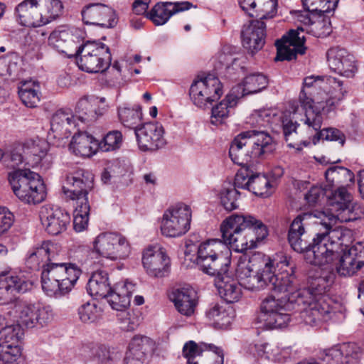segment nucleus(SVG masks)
I'll use <instances>...</instances> for the list:
<instances>
[{
    "label": "nucleus",
    "mask_w": 364,
    "mask_h": 364,
    "mask_svg": "<svg viewBox=\"0 0 364 364\" xmlns=\"http://www.w3.org/2000/svg\"><path fill=\"white\" fill-rule=\"evenodd\" d=\"M171 299L178 311L186 316H190L194 313L198 304L197 293L190 287L174 289Z\"/></svg>",
    "instance_id": "obj_32"
},
{
    "label": "nucleus",
    "mask_w": 364,
    "mask_h": 364,
    "mask_svg": "<svg viewBox=\"0 0 364 364\" xmlns=\"http://www.w3.org/2000/svg\"><path fill=\"white\" fill-rule=\"evenodd\" d=\"M142 264L149 277L162 278L170 271L171 259L166 250L161 246H149L143 252Z\"/></svg>",
    "instance_id": "obj_20"
},
{
    "label": "nucleus",
    "mask_w": 364,
    "mask_h": 364,
    "mask_svg": "<svg viewBox=\"0 0 364 364\" xmlns=\"http://www.w3.org/2000/svg\"><path fill=\"white\" fill-rule=\"evenodd\" d=\"M276 146V142L267 132L248 130L234 138L229 154L235 164L245 166L258 159H265L275 151Z\"/></svg>",
    "instance_id": "obj_6"
},
{
    "label": "nucleus",
    "mask_w": 364,
    "mask_h": 364,
    "mask_svg": "<svg viewBox=\"0 0 364 364\" xmlns=\"http://www.w3.org/2000/svg\"><path fill=\"white\" fill-rule=\"evenodd\" d=\"M18 95L23 104L28 107H36L41 100V86L38 82L26 80L18 87Z\"/></svg>",
    "instance_id": "obj_41"
},
{
    "label": "nucleus",
    "mask_w": 364,
    "mask_h": 364,
    "mask_svg": "<svg viewBox=\"0 0 364 364\" xmlns=\"http://www.w3.org/2000/svg\"><path fill=\"white\" fill-rule=\"evenodd\" d=\"M242 9L249 13L251 16L253 12H258L256 16L260 19L272 18L276 13L277 3L275 0H238Z\"/></svg>",
    "instance_id": "obj_36"
},
{
    "label": "nucleus",
    "mask_w": 364,
    "mask_h": 364,
    "mask_svg": "<svg viewBox=\"0 0 364 364\" xmlns=\"http://www.w3.org/2000/svg\"><path fill=\"white\" fill-rule=\"evenodd\" d=\"M299 103L302 106H313L316 110L320 113H329L334 110L339 102L336 101L335 99L331 97L327 93L318 92L314 95L313 98H310L302 90L299 95Z\"/></svg>",
    "instance_id": "obj_35"
},
{
    "label": "nucleus",
    "mask_w": 364,
    "mask_h": 364,
    "mask_svg": "<svg viewBox=\"0 0 364 364\" xmlns=\"http://www.w3.org/2000/svg\"><path fill=\"white\" fill-rule=\"evenodd\" d=\"M92 356L101 363H107L114 358V352L106 345H99L92 348Z\"/></svg>",
    "instance_id": "obj_61"
},
{
    "label": "nucleus",
    "mask_w": 364,
    "mask_h": 364,
    "mask_svg": "<svg viewBox=\"0 0 364 364\" xmlns=\"http://www.w3.org/2000/svg\"><path fill=\"white\" fill-rule=\"evenodd\" d=\"M105 97L82 98L77 103V114L62 110L56 112L52 117L50 136L58 139L67 138L81 124L95 121L107 109Z\"/></svg>",
    "instance_id": "obj_5"
},
{
    "label": "nucleus",
    "mask_w": 364,
    "mask_h": 364,
    "mask_svg": "<svg viewBox=\"0 0 364 364\" xmlns=\"http://www.w3.org/2000/svg\"><path fill=\"white\" fill-rule=\"evenodd\" d=\"M279 117L275 109H261L255 110L246 119V124L254 128L265 127L277 121Z\"/></svg>",
    "instance_id": "obj_42"
},
{
    "label": "nucleus",
    "mask_w": 364,
    "mask_h": 364,
    "mask_svg": "<svg viewBox=\"0 0 364 364\" xmlns=\"http://www.w3.org/2000/svg\"><path fill=\"white\" fill-rule=\"evenodd\" d=\"M90 251L98 257L117 261L128 257L131 247L123 235L117 232H105L93 239Z\"/></svg>",
    "instance_id": "obj_13"
},
{
    "label": "nucleus",
    "mask_w": 364,
    "mask_h": 364,
    "mask_svg": "<svg viewBox=\"0 0 364 364\" xmlns=\"http://www.w3.org/2000/svg\"><path fill=\"white\" fill-rule=\"evenodd\" d=\"M328 208L317 216L327 231L331 230L332 226L337 222H348L356 218L353 213L355 206L352 203V197L343 187L333 193L328 199Z\"/></svg>",
    "instance_id": "obj_12"
},
{
    "label": "nucleus",
    "mask_w": 364,
    "mask_h": 364,
    "mask_svg": "<svg viewBox=\"0 0 364 364\" xmlns=\"http://www.w3.org/2000/svg\"><path fill=\"white\" fill-rule=\"evenodd\" d=\"M262 20L251 21L242 31V46L252 55L261 50L265 43L266 25Z\"/></svg>",
    "instance_id": "obj_25"
},
{
    "label": "nucleus",
    "mask_w": 364,
    "mask_h": 364,
    "mask_svg": "<svg viewBox=\"0 0 364 364\" xmlns=\"http://www.w3.org/2000/svg\"><path fill=\"white\" fill-rule=\"evenodd\" d=\"M263 239L257 237V233L254 228H248L223 240V243L230 250L242 253L255 248L257 246V242Z\"/></svg>",
    "instance_id": "obj_33"
},
{
    "label": "nucleus",
    "mask_w": 364,
    "mask_h": 364,
    "mask_svg": "<svg viewBox=\"0 0 364 364\" xmlns=\"http://www.w3.org/2000/svg\"><path fill=\"white\" fill-rule=\"evenodd\" d=\"M209 350L208 345L201 343L200 345L197 344L193 341H190L185 343L183 348V355L188 361H193L201 358L200 356L204 351Z\"/></svg>",
    "instance_id": "obj_53"
},
{
    "label": "nucleus",
    "mask_w": 364,
    "mask_h": 364,
    "mask_svg": "<svg viewBox=\"0 0 364 364\" xmlns=\"http://www.w3.org/2000/svg\"><path fill=\"white\" fill-rule=\"evenodd\" d=\"M23 149L26 154L37 157L36 161L37 163L46 154L48 144L43 139L32 140L26 142Z\"/></svg>",
    "instance_id": "obj_57"
},
{
    "label": "nucleus",
    "mask_w": 364,
    "mask_h": 364,
    "mask_svg": "<svg viewBox=\"0 0 364 364\" xmlns=\"http://www.w3.org/2000/svg\"><path fill=\"white\" fill-rule=\"evenodd\" d=\"M18 66L16 56L0 58V75L11 76L17 73Z\"/></svg>",
    "instance_id": "obj_62"
},
{
    "label": "nucleus",
    "mask_w": 364,
    "mask_h": 364,
    "mask_svg": "<svg viewBox=\"0 0 364 364\" xmlns=\"http://www.w3.org/2000/svg\"><path fill=\"white\" fill-rule=\"evenodd\" d=\"M90 205L83 202L77 203L74 210L73 226L76 232L87 229L89 223Z\"/></svg>",
    "instance_id": "obj_48"
},
{
    "label": "nucleus",
    "mask_w": 364,
    "mask_h": 364,
    "mask_svg": "<svg viewBox=\"0 0 364 364\" xmlns=\"http://www.w3.org/2000/svg\"><path fill=\"white\" fill-rule=\"evenodd\" d=\"M21 355L19 345L0 344V361L2 364L15 362Z\"/></svg>",
    "instance_id": "obj_55"
},
{
    "label": "nucleus",
    "mask_w": 364,
    "mask_h": 364,
    "mask_svg": "<svg viewBox=\"0 0 364 364\" xmlns=\"http://www.w3.org/2000/svg\"><path fill=\"white\" fill-rule=\"evenodd\" d=\"M43 250V245L38 246L33 249H32L26 259V265L31 269H38L41 266L43 267V269H44V267L48 264V260L46 256H43V253L41 252Z\"/></svg>",
    "instance_id": "obj_54"
},
{
    "label": "nucleus",
    "mask_w": 364,
    "mask_h": 364,
    "mask_svg": "<svg viewBox=\"0 0 364 364\" xmlns=\"http://www.w3.org/2000/svg\"><path fill=\"white\" fill-rule=\"evenodd\" d=\"M361 355L360 346L348 343L324 350L321 358L326 364H354Z\"/></svg>",
    "instance_id": "obj_23"
},
{
    "label": "nucleus",
    "mask_w": 364,
    "mask_h": 364,
    "mask_svg": "<svg viewBox=\"0 0 364 364\" xmlns=\"http://www.w3.org/2000/svg\"><path fill=\"white\" fill-rule=\"evenodd\" d=\"M63 12L60 0H23L15 8L18 22L29 28L49 24L58 19Z\"/></svg>",
    "instance_id": "obj_7"
},
{
    "label": "nucleus",
    "mask_w": 364,
    "mask_h": 364,
    "mask_svg": "<svg viewBox=\"0 0 364 364\" xmlns=\"http://www.w3.org/2000/svg\"><path fill=\"white\" fill-rule=\"evenodd\" d=\"M321 138L328 141H338L341 145H343L345 141L344 136L341 132L333 128L321 129L318 135L313 136V144H316Z\"/></svg>",
    "instance_id": "obj_59"
},
{
    "label": "nucleus",
    "mask_w": 364,
    "mask_h": 364,
    "mask_svg": "<svg viewBox=\"0 0 364 364\" xmlns=\"http://www.w3.org/2000/svg\"><path fill=\"white\" fill-rule=\"evenodd\" d=\"M111 289L108 274L102 270L92 274L87 286L88 293L96 298H105Z\"/></svg>",
    "instance_id": "obj_40"
},
{
    "label": "nucleus",
    "mask_w": 364,
    "mask_h": 364,
    "mask_svg": "<svg viewBox=\"0 0 364 364\" xmlns=\"http://www.w3.org/2000/svg\"><path fill=\"white\" fill-rule=\"evenodd\" d=\"M1 328L2 337L0 338V344L18 345L23 335L19 326H9Z\"/></svg>",
    "instance_id": "obj_56"
},
{
    "label": "nucleus",
    "mask_w": 364,
    "mask_h": 364,
    "mask_svg": "<svg viewBox=\"0 0 364 364\" xmlns=\"http://www.w3.org/2000/svg\"><path fill=\"white\" fill-rule=\"evenodd\" d=\"M235 186L252 191L255 195L268 197L276 188V183L272 182L269 178L260 173L245 177L242 174H237L235 179Z\"/></svg>",
    "instance_id": "obj_26"
},
{
    "label": "nucleus",
    "mask_w": 364,
    "mask_h": 364,
    "mask_svg": "<svg viewBox=\"0 0 364 364\" xmlns=\"http://www.w3.org/2000/svg\"><path fill=\"white\" fill-rule=\"evenodd\" d=\"M267 85L268 80L263 74H250L245 77L241 85L242 87V95L257 93L266 88Z\"/></svg>",
    "instance_id": "obj_44"
},
{
    "label": "nucleus",
    "mask_w": 364,
    "mask_h": 364,
    "mask_svg": "<svg viewBox=\"0 0 364 364\" xmlns=\"http://www.w3.org/2000/svg\"><path fill=\"white\" fill-rule=\"evenodd\" d=\"M207 318L219 328H228L235 316L232 307L224 302L211 305L206 311Z\"/></svg>",
    "instance_id": "obj_37"
},
{
    "label": "nucleus",
    "mask_w": 364,
    "mask_h": 364,
    "mask_svg": "<svg viewBox=\"0 0 364 364\" xmlns=\"http://www.w3.org/2000/svg\"><path fill=\"white\" fill-rule=\"evenodd\" d=\"M94 176L89 171L77 168L67 174L63 192L66 198L77 203H88L87 194L92 189Z\"/></svg>",
    "instance_id": "obj_17"
},
{
    "label": "nucleus",
    "mask_w": 364,
    "mask_h": 364,
    "mask_svg": "<svg viewBox=\"0 0 364 364\" xmlns=\"http://www.w3.org/2000/svg\"><path fill=\"white\" fill-rule=\"evenodd\" d=\"M135 290V284L128 280L115 284L105 298L116 311L126 310L130 305V297Z\"/></svg>",
    "instance_id": "obj_29"
},
{
    "label": "nucleus",
    "mask_w": 364,
    "mask_h": 364,
    "mask_svg": "<svg viewBox=\"0 0 364 364\" xmlns=\"http://www.w3.org/2000/svg\"><path fill=\"white\" fill-rule=\"evenodd\" d=\"M325 93L335 99L336 101H342L348 92V88L342 80L331 76H326L323 87Z\"/></svg>",
    "instance_id": "obj_45"
},
{
    "label": "nucleus",
    "mask_w": 364,
    "mask_h": 364,
    "mask_svg": "<svg viewBox=\"0 0 364 364\" xmlns=\"http://www.w3.org/2000/svg\"><path fill=\"white\" fill-rule=\"evenodd\" d=\"M327 58L330 69L346 77H351L356 70L354 57L346 50L333 48L327 52Z\"/></svg>",
    "instance_id": "obj_27"
},
{
    "label": "nucleus",
    "mask_w": 364,
    "mask_h": 364,
    "mask_svg": "<svg viewBox=\"0 0 364 364\" xmlns=\"http://www.w3.org/2000/svg\"><path fill=\"white\" fill-rule=\"evenodd\" d=\"M14 313L18 321L27 328L43 327L53 319L50 306L26 301H16Z\"/></svg>",
    "instance_id": "obj_16"
},
{
    "label": "nucleus",
    "mask_w": 364,
    "mask_h": 364,
    "mask_svg": "<svg viewBox=\"0 0 364 364\" xmlns=\"http://www.w3.org/2000/svg\"><path fill=\"white\" fill-rule=\"evenodd\" d=\"M220 205L228 211H232L238 208L239 192L235 186L227 184L223 186L218 194Z\"/></svg>",
    "instance_id": "obj_46"
},
{
    "label": "nucleus",
    "mask_w": 364,
    "mask_h": 364,
    "mask_svg": "<svg viewBox=\"0 0 364 364\" xmlns=\"http://www.w3.org/2000/svg\"><path fill=\"white\" fill-rule=\"evenodd\" d=\"M14 222L13 213L8 208L0 206V236L11 228Z\"/></svg>",
    "instance_id": "obj_63"
},
{
    "label": "nucleus",
    "mask_w": 364,
    "mask_h": 364,
    "mask_svg": "<svg viewBox=\"0 0 364 364\" xmlns=\"http://www.w3.org/2000/svg\"><path fill=\"white\" fill-rule=\"evenodd\" d=\"M39 217L44 230L52 235H57L65 231L70 223V215L58 207L52 205L42 206Z\"/></svg>",
    "instance_id": "obj_22"
},
{
    "label": "nucleus",
    "mask_w": 364,
    "mask_h": 364,
    "mask_svg": "<svg viewBox=\"0 0 364 364\" xmlns=\"http://www.w3.org/2000/svg\"><path fill=\"white\" fill-rule=\"evenodd\" d=\"M193 4L189 1L159 2L146 14L156 26L165 24L174 14L190 9Z\"/></svg>",
    "instance_id": "obj_28"
},
{
    "label": "nucleus",
    "mask_w": 364,
    "mask_h": 364,
    "mask_svg": "<svg viewBox=\"0 0 364 364\" xmlns=\"http://www.w3.org/2000/svg\"><path fill=\"white\" fill-rule=\"evenodd\" d=\"M123 143V136L121 132L112 130L107 133L99 142V148L102 151H112L119 149Z\"/></svg>",
    "instance_id": "obj_50"
},
{
    "label": "nucleus",
    "mask_w": 364,
    "mask_h": 364,
    "mask_svg": "<svg viewBox=\"0 0 364 364\" xmlns=\"http://www.w3.org/2000/svg\"><path fill=\"white\" fill-rule=\"evenodd\" d=\"M325 176L329 187L343 183V178L352 181L354 177L353 173L350 170L342 166L330 167L325 172Z\"/></svg>",
    "instance_id": "obj_51"
},
{
    "label": "nucleus",
    "mask_w": 364,
    "mask_h": 364,
    "mask_svg": "<svg viewBox=\"0 0 364 364\" xmlns=\"http://www.w3.org/2000/svg\"><path fill=\"white\" fill-rule=\"evenodd\" d=\"M139 148L144 151H155L166 144L164 129L158 123H146L135 129Z\"/></svg>",
    "instance_id": "obj_21"
},
{
    "label": "nucleus",
    "mask_w": 364,
    "mask_h": 364,
    "mask_svg": "<svg viewBox=\"0 0 364 364\" xmlns=\"http://www.w3.org/2000/svg\"><path fill=\"white\" fill-rule=\"evenodd\" d=\"M102 311L95 303L87 302L78 309V315L80 321L85 323L97 322L102 317Z\"/></svg>",
    "instance_id": "obj_47"
},
{
    "label": "nucleus",
    "mask_w": 364,
    "mask_h": 364,
    "mask_svg": "<svg viewBox=\"0 0 364 364\" xmlns=\"http://www.w3.org/2000/svg\"><path fill=\"white\" fill-rule=\"evenodd\" d=\"M231 255L230 250L222 240H207L198 247L196 262L204 273L215 276L228 272Z\"/></svg>",
    "instance_id": "obj_10"
},
{
    "label": "nucleus",
    "mask_w": 364,
    "mask_h": 364,
    "mask_svg": "<svg viewBox=\"0 0 364 364\" xmlns=\"http://www.w3.org/2000/svg\"><path fill=\"white\" fill-rule=\"evenodd\" d=\"M291 109L294 116L304 112V117L300 120L307 126L311 135H318L323 122L321 113L313 108V106L306 107L302 106L301 104L300 106L293 104Z\"/></svg>",
    "instance_id": "obj_39"
},
{
    "label": "nucleus",
    "mask_w": 364,
    "mask_h": 364,
    "mask_svg": "<svg viewBox=\"0 0 364 364\" xmlns=\"http://www.w3.org/2000/svg\"><path fill=\"white\" fill-rule=\"evenodd\" d=\"M237 104V98L234 95H227L211 109L210 123L216 127L226 124L233 109Z\"/></svg>",
    "instance_id": "obj_38"
},
{
    "label": "nucleus",
    "mask_w": 364,
    "mask_h": 364,
    "mask_svg": "<svg viewBox=\"0 0 364 364\" xmlns=\"http://www.w3.org/2000/svg\"><path fill=\"white\" fill-rule=\"evenodd\" d=\"M129 170V166L124 161L113 160L107 164L102 175V180H108L112 177L124 175Z\"/></svg>",
    "instance_id": "obj_58"
},
{
    "label": "nucleus",
    "mask_w": 364,
    "mask_h": 364,
    "mask_svg": "<svg viewBox=\"0 0 364 364\" xmlns=\"http://www.w3.org/2000/svg\"><path fill=\"white\" fill-rule=\"evenodd\" d=\"M223 93V85L219 78L213 75L193 82L190 88L191 102L200 109H207L213 102L220 99Z\"/></svg>",
    "instance_id": "obj_15"
},
{
    "label": "nucleus",
    "mask_w": 364,
    "mask_h": 364,
    "mask_svg": "<svg viewBox=\"0 0 364 364\" xmlns=\"http://www.w3.org/2000/svg\"><path fill=\"white\" fill-rule=\"evenodd\" d=\"M120 120L124 126L134 128L138 125L141 119V112L139 107H122L118 110Z\"/></svg>",
    "instance_id": "obj_49"
},
{
    "label": "nucleus",
    "mask_w": 364,
    "mask_h": 364,
    "mask_svg": "<svg viewBox=\"0 0 364 364\" xmlns=\"http://www.w3.org/2000/svg\"><path fill=\"white\" fill-rule=\"evenodd\" d=\"M80 274V269L74 264H48L41 273L42 289L50 296L63 295L71 291Z\"/></svg>",
    "instance_id": "obj_8"
},
{
    "label": "nucleus",
    "mask_w": 364,
    "mask_h": 364,
    "mask_svg": "<svg viewBox=\"0 0 364 364\" xmlns=\"http://www.w3.org/2000/svg\"><path fill=\"white\" fill-rule=\"evenodd\" d=\"M289 265L290 258L284 254L277 255L274 259L266 256L250 258L243 255L239 257L235 272L245 289L257 291L268 288L276 293H284L296 289L297 281L293 267H290V272L284 269L278 275L274 274V269Z\"/></svg>",
    "instance_id": "obj_3"
},
{
    "label": "nucleus",
    "mask_w": 364,
    "mask_h": 364,
    "mask_svg": "<svg viewBox=\"0 0 364 364\" xmlns=\"http://www.w3.org/2000/svg\"><path fill=\"white\" fill-rule=\"evenodd\" d=\"M296 18L301 23L297 29L289 31L275 43L277 49L275 60H291L296 58L298 54L302 55L305 53V38L304 35H301L300 31H306L317 38L326 37L331 32L329 19L311 11L310 8L297 11Z\"/></svg>",
    "instance_id": "obj_4"
},
{
    "label": "nucleus",
    "mask_w": 364,
    "mask_h": 364,
    "mask_svg": "<svg viewBox=\"0 0 364 364\" xmlns=\"http://www.w3.org/2000/svg\"><path fill=\"white\" fill-rule=\"evenodd\" d=\"M83 38L84 33L80 29L75 27L60 26L48 36V44L68 58H73Z\"/></svg>",
    "instance_id": "obj_18"
},
{
    "label": "nucleus",
    "mask_w": 364,
    "mask_h": 364,
    "mask_svg": "<svg viewBox=\"0 0 364 364\" xmlns=\"http://www.w3.org/2000/svg\"><path fill=\"white\" fill-rule=\"evenodd\" d=\"M316 215L303 213L294 218L290 225L288 240L293 250L304 253L307 262L322 266L331 264L335 259L341 258L336 267L338 273L344 277L353 275L364 264L357 261V248H348L350 237L348 233L341 228H336L326 232L318 233L309 244L305 227L309 220Z\"/></svg>",
    "instance_id": "obj_2"
},
{
    "label": "nucleus",
    "mask_w": 364,
    "mask_h": 364,
    "mask_svg": "<svg viewBox=\"0 0 364 364\" xmlns=\"http://www.w3.org/2000/svg\"><path fill=\"white\" fill-rule=\"evenodd\" d=\"M250 352L255 356L272 360L275 356L274 351L278 350V344L269 343L263 341H259L251 345Z\"/></svg>",
    "instance_id": "obj_52"
},
{
    "label": "nucleus",
    "mask_w": 364,
    "mask_h": 364,
    "mask_svg": "<svg viewBox=\"0 0 364 364\" xmlns=\"http://www.w3.org/2000/svg\"><path fill=\"white\" fill-rule=\"evenodd\" d=\"M192 211L183 203H178L166 209L162 216L160 229L163 235L178 237L184 235L191 228Z\"/></svg>",
    "instance_id": "obj_14"
},
{
    "label": "nucleus",
    "mask_w": 364,
    "mask_h": 364,
    "mask_svg": "<svg viewBox=\"0 0 364 364\" xmlns=\"http://www.w3.org/2000/svg\"><path fill=\"white\" fill-rule=\"evenodd\" d=\"M208 347L209 350L205 355L208 361L205 364H223V350L213 345H208Z\"/></svg>",
    "instance_id": "obj_64"
},
{
    "label": "nucleus",
    "mask_w": 364,
    "mask_h": 364,
    "mask_svg": "<svg viewBox=\"0 0 364 364\" xmlns=\"http://www.w3.org/2000/svg\"><path fill=\"white\" fill-rule=\"evenodd\" d=\"M75 56L78 68L89 73H103L112 61L109 47L99 41H87L78 46Z\"/></svg>",
    "instance_id": "obj_11"
},
{
    "label": "nucleus",
    "mask_w": 364,
    "mask_h": 364,
    "mask_svg": "<svg viewBox=\"0 0 364 364\" xmlns=\"http://www.w3.org/2000/svg\"><path fill=\"white\" fill-rule=\"evenodd\" d=\"M152 341L146 336H134L129 346L124 358V364H147V353Z\"/></svg>",
    "instance_id": "obj_31"
},
{
    "label": "nucleus",
    "mask_w": 364,
    "mask_h": 364,
    "mask_svg": "<svg viewBox=\"0 0 364 364\" xmlns=\"http://www.w3.org/2000/svg\"><path fill=\"white\" fill-rule=\"evenodd\" d=\"M15 196L26 204H37L46 198V188L41 176L29 168H18L8 174Z\"/></svg>",
    "instance_id": "obj_9"
},
{
    "label": "nucleus",
    "mask_w": 364,
    "mask_h": 364,
    "mask_svg": "<svg viewBox=\"0 0 364 364\" xmlns=\"http://www.w3.org/2000/svg\"><path fill=\"white\" fill-rule=\"evenodd\" d=\"M0 284L3 286L5 294L9 291L24 293L32 287L31 282L26 278L10 274L0 275Z\"/></svg>",
    "instance_id": "obj_43"
},
{
    "label": "nucleus",
    "mask_w": 364,
    "mask_h": 364,
    "mask_svg": "<svg viewBox=\"0 0 364 364\" xmlns=\"http://www.w3.org/2000/svg\"><path fill=\"white\" fill-rule=\"evenodd\" d=\"M326 282L317 278L308 288L287 291L284 296H269L261 303L260 318L269 328H279L287 326L294 310L301 311L304 322L317 326L329 320L344 318L345 307L326 294Z\"/></svg>",
    "instance_id": "obj_1"
},
{
    "label": "nucleus",
    "mask_w": 364,
    "mask_h": 364,
    "mask_svg": "<svg viewBox=\"0 0 364 364\" xmlns=\"http://www.w3.org/2000/svg\"><path fill=\"white\" fill-rule=\"evenodd\" d=\"M82 21L86 24L103 28H112L117 23L115 11L102 4H90L81 11Z\"/></svg>",
    "instance_id": "obj_24"
},
{
    "label": "nucleus",
    "mask_w": 364,
    "mask_h": 364,
    "mask_svg": "<svg viewBox=\"0 0 364 364\" xmlns=\"http://www.w3.org/2000/svg\"><path fill=\"white\" fill-rule=\"evenodd\" d=\"M248 228H254L259 238H265L267 236V227L261 220L250 215L232 214L220 224L223 240Z\"/></svg>",
    "instance_id": "obj_19"
},
{
    "label": "nucleus",
    "mask_w": 364,
    "mask_h": 364,
    "mask_svg": "<svg viewBox=\"0 0 364 364\" xmlns=\"http://www.w3.org/2000/svg\"><path fill=\"white\" fill-rule=\"evenodd\" d=\"M119 311L117 316L122 323L121 328L127 331H134L139 325V318L128 309Z\"/></svg>",
    "instance_id": "obj_60"
},
{
    "label": "nucleus",
    "mask_w": 364,
    "mask_h": 364,
    "mask_svg": "<svg viewBox=\"0 0 364 364\" xmlns=\"http://www.w3.org/2000/svg\"><path fill=\"white\" fill-rule=\"evenodd\" d=\"M228 272L223 274L215 275L216 277L215 285L218 288L220 296L226 301L227 304L234 303L241 298L242 289L243 286L239 278L235 279L227 274Z\"/></svg>",
    "instance_id": "obj_30"
},
{
    "label": "nucleus",
    "mask_w": 364,
    "mask_h": 364,
    "mask_svg": "<svg viewBox=\"0 0 364 364\" xmlns=\"http://www.w3.org/2000/svg\"><path fill=\"white\" fill-rule=\"evenodd\" d=\"M99 148L98 141L87 132L75 134L69 144V150L75 155L89 158L95 155Z\"/></svg>",
    "instance_id": "obj_34"
}]
</instances>
